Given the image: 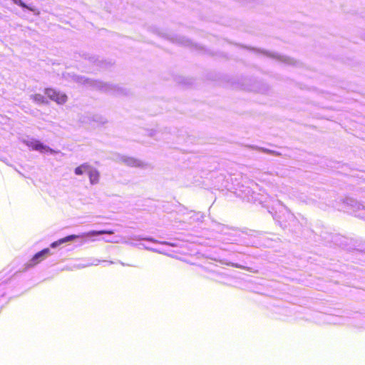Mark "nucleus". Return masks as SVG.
I'll return each instance as SVG.
<instances>
[{
    "label": "nucleus",
    "mask_w": 365,
    "mask_h": 365,
    "mask_svg": "<svg viewBox=\"0 0 365 365\" xmlns=\"http://www.w3.org/2000/svg\"><path fill=\"white\" fill-rule=\"evenodd\" d=\"M79 121L82 123H91L95 122L99 124H104L106 120L101 115L98 114L86 113L79 118Z\"/></svg>",
    "instance_id": "obj_7"
},
{
    "label": "nucleus",
    "mask_w": 365,
    "mask_h": 365,
    "mask_svg": "<svg viewBox=\"0 0 365 365\" xmlns=\"http://www.w3.org/2000/svg\"><path fill=\"white\" fill-rule=\"evenodd\" d=\"M327 321H328L329 323H334V324H336V323H338V322H336V321H332V320H331V319H327Z\"/></svg>",
    "instance_id": "obj_23"
},
{
    "label": "nucleus",
    "mask_w": 365,
    "mask_h": 365,
    "mask_svg": "<svg viewBox=\"0 0 365 365\" xmlns=\"http://www.w3.org/2000/svg\"><path fill=\"white\" fill-rule=\"evenodd\" d=\"M91 165L88 163H84L79 165L78 167L76 168L74 170V173L76 175H81L85 173H88V170L91 168Z\"/></svg>",
    "instance_id": "obj_12"
},
{
    "label": "nucleus",
    "mask_w": 365,
    "mask_h": 365,
    "mask_svg": "<svg viewBox=\"0 0 365 365\" xmlns=\"http://www.w3.org/2000/svg\"><path fill=\"white\" fill-rule=\"evenodd\" d=\"M120 264L123 265V266H125V264H124L123 262H120Z\"/></svg>",
    "instance_id": "obj_26"
},
{
    "label": "nucleus",
    "mask_w": 365,
    "mask_h": 365,
    "mask_svg": "<svg viewBox=\"0 0 365 365\" xmlns=\"http://www.w3.org/2000/svg\"><path fill=\"white\" fill-rule=\"evenodd\" d=\"M104 234L112 235V234H113V231H112V230H100V231L93 230V231L88 232L87 233H83L81 235H71L66 236V237L61 238V239L58 240V241L52 242L51 244V247L56 248L63 243L72 242L77 238L92 237L102 235Z\"/></svg>",
    "instance_id": "obj_2"
},
{
    "label": "nucleus",
    "mask_w": 365,
    "mask_h": 365,
    "mask_svg": "<svg viewBox=\"0 0 365 365\" xmlns=\"http://www.w3.org/2000/svg\"><path fill=\"white\" fill-rule=\"evenodd\" d=\"M4 289V287H1V286L0 285V292L2 291Z\"/></svg>",
    "instance_id": "obj_25"
},
{
    "label": "nucleus",
    "mask_w": 365,
    "mask_h": 365,
    "mask_svg": "<svg viewBox=\"0 0 365 365\" xmlns=\"http://www.w3.org/2000/svg\"><path fill=\"white\" fill-rule=\"evenodd\" d=\"M120 160L124 163L125 165L130 167H135L140 168H149V165L146 163H144L138 159L128 157V156H121Z\"/></svg>",
    "instance_id": "obj_8"
},
{
    "label": "nucleus",
    "mask_w": 365,
    "mask_h": 365,
    "mask_svg": "<svg viewBox=\"0 0 365 365\" xmlns=\"http://www.w3.org/2000/svg\"><path fill=\"white\" fill-rule=\"evenodd\" d=\"M242 192L245 194V197L247 198V201H255L257 200V197L255 196V192L252 190V189H250V187H247L245 190H242Z\"/></svg>",
    "instance_id": "obj_13"
},
{
    "label": "nucleus",
    "mask_w": 365,
    "mask_h": 365,
    "mask_svg": "<svg viewBox=\"0 0 365 365\" xmlns=\"http://www.w3.org/2000/svg\"><path fill=\"white\" fill-rule=\"evenodd\" d=\"M75 81L79 83L86 85L93 88L102 90L106 92L110 93L114 95H126V90L117 85H113L108 83H103L98 81H95L90 78H86L84 76H76Z\"/></svg>",
    "instance_id": "obj_1"
},
{
    "label": "nucleus",
    "mask_w": 365,
    "mask_h": 365,
    "mask_svg": "<svg viewBox=\"0 0 365 365\" xmlns=\"http://www.w3.org/2000/svg\"><path fill=\"white\" fill-rule=\"evenodd\" d=\"M196 215H197V220H200L203 217V215L200 212H197V213H196Z\"/></svg>",
    "instance_id": "obj_22"
},
{
    "label": "nucleus",
    "mask_w": 365,
    "mask_h": 365,
    "mask_svg": "<svg viewBox=\"0 0 365 365\" xmlns=\"http://www.w3.org/2000/svg\"><path fill=\"white\" fill-rule=\"evenodd\" d=\"M45 94L52 101L58 104H63L67 101V96L52 88H46Z\"/></svg>",
    "instance_id": "obj_6"
},
{
    "label": "nucleus",
    "mask_w": 365,
    "mask_h": 365,
    "mask_svg": "<svg viewBox=\"0 0 365 365\" xmlns=\"http://www.w3.org/2000/svg\"><path fill=\"white\" fill-rule=\"evenodd\" d=\"M284 215L286 221L282 220V223L284 222V227L294 226L297 222V220L294 215L289 212L287 208H284Z\"/></svg>",
    "instance_id": "obj_11"
},
{
    "label": "nucleus",
    "mask_w": 365,
    "mask_h": 365,
    "mask_svg": "<svg viewBox=\"0 0 365 365\" xmlns=\"http://www.w3.org/2000/svg\"><path fill=\"white\" fill-rule=\"evenodd\" d=\"M12 1L14 2V4L19 6L22 9H26L34 12V14H36V9H34V7H31V6H28L22 0H12Z\"/></svg>",
    "instance_id": "obj_16"
},
{
    "label": "nucleus",
    "mask_w": 365,
    "mask_h": 365,
    "mask_svg": "<svg viewBox=\"0 0 365 365\" xmlns=\"http://www.w3.org/2000/svg\"><path fill=\"white\" fill-rule=\"evenodd\" d=\"M88 175L91 185H96L99 182L100 173L96 168L91 166L88 171Z\"/></svg>",
    "instance_id": "obj_10"
},
{
    "label": "nucleus",
    "mask_w": 365,
    "mask_h": 365,
    "mask_svg": "<svg viewBox=\"0 0 365 365\" xmlns=\"http://www.w3.org/2000/svg\"><path fill=\"white\" fill-rule=\"evenodd\" d=\"M21 142L32 150L39 151L42 153H50L53 154L56 153L54 150L34 138L27 137L26 138H23Z\"/></svg>",
    "instance_id": "obj_3"
},
{
    "label": "nucleus",
    "mask_w": 365,
    "mask_h": 365,
    "mask_svg": "<svg viewBox=\"0 0 365 365\" xmlns=\"http://www.w3.org/2000/svg\"><path fill=\"white\" fill-rule=\"evenodd\" d=\"M364 40H365V34H364Z\"/></svg>",
    "instance_id": "obj_28"
},
{
    "label": "nucleus",
    "mask_w": 365,
    "mask_h": 365,
    "mask_svg": "<svg viewBox=\"0 0 365 365\" xmlns=\"http://www.w3.org/2000/svg\"><path fill=\"white\" fill-rule=\"evenodd\" d=\"M175 42L185 46H191L192 45V41L184 36L177 37Z\"/></svg>",
    "instance_id": "obj_15"
},
{
    "label": "nucleus",
    "mask_w": 365,
    "mask_h": 365,
    "mask_svg": "<svg viewBox=\"0 0 365 365\" xmlns=\"http://www.w3.org/2000/svg\"><path fill=\"white\" fill-rule=\"evenodd\" d=\"M82 58L88 61L90 64H95L101 68L106 67V63H104L102 60H100L98 57L93 55H90L88 53H83Z\"/></svg>",
    "instance_id": "obj_9"
},
{
    "label": "nucleus",
    "mask_w": 365,
    "mask_h": 365,
    "mask_svg": "<svg viewBox=\"0 0 365 365\" xmlns=\"http://www.w3.org/2000/svg\"><path fill=\"white\" fill-rule=\"evenodd\" d=\"M217 230L221 232L222 233L225 234V235H230V232H228L230 230V229L226 227L225 225H217Z\"/></svg>",
    "instance_id": "obj_18"
},
{
    "label": "nucleus",
    "mask_w": 365,
    "mask_h": 365,
    "mask_svg": "<svg viewBox=\"0 0 365 365\" xmlns=\"http://www.w3.org/2000/svg\"><path fill=\"white\" fill-rule=\"evenodd\" d=\"M252 148L256 149V150H260L263 153H265L267 154H272V155H279V153L277 151H274V150H269V149H267V148H259V147H254L252 146Z\"/></svg>",
    "instance_id": "obj_17"
},
{
    "label": "nucleus",
    "mask_w": 365,
    "mask_h": 365,
    "mask_svg": "<svg viewBox=\"0 0 365 365\" xmlns=\"http://www.w3.org/2000/svg\"><path fill=\"white\" fill-rule=\"evenodd\" d=\"M252 50L257 51V52L262 53L267 57L276 59L277 61L286 65L297 66L299 64L297 61L287 56L280 55L277 53H272L265 50L256 49L254 48H252Z\"/></svg>",
    "instance_id": "obj_4"
},
{
    "label": "nucleus",
    "mask_w": 365,
    "mask_h": 365,
    "mask_svg": "<svg viewBox=\"0 0 365 365\" xmlns=\"http://www.w3.org/2000/svg\"><path fill=\"white\" fill-rule=\"evenodd\" d=\"M325 317L331 318V317L327 316V315H325Z\"/></svg>",
    "instance_id": "obj_27"
},
{
    "label": "nucleus",
    "mask_w": 365,
    "mask_h": 365,
    "mask_svg": "<svg viewBox=\"0 0 365 365\" xmlns=\"http://www.w3.org/2000/svg\"><path fill=\"white\" fill-rule=\"evenodd\" d=\"M267 90H268V86L264 85L262 86V88H259L258 90V91L260 93H265Z\"/></svg>",
    "instance_id": "obj_19"
},
{
    "label": "nucleus",
    "mask_w": 365,
    "mask_h": 365,
    "mask_svg": "<svg viewBox=\"0 0 365 365\" xmlns=\"http://www.w3.org/2000/svg\"><path fill=\"white\" fill-rule=\"evenodd\" d=\"M145 248L147 249V250L155 252H160L158 250H157L156 249L153 248V247H149L145 246Z\"/></svg>",
    "instance_id": "obj_21"
},
{
    "label": "nucleus",
    "mask_w": 365,
    "mask_h": 365,
    "mask_svg": "<svg viewBox=\"0 0 365 365\" xmlns=\"http://www.w3.org/2000/svg\"><path fill=\"white\" fill-rule=\"evenodd\" d=\"M142 240H145V241H148V242H152L153 243H158V242L157 240H154L153 238H150V237H149V238H143Z\"/></svg>",
    "instance_id": "obj_20"
},
{
    "label": "nucleus",
    "mask_w": 365,
    "mask_h": 365,
    "mask_svg": "<svg viewBox=\"0 0 365 365\" xmlns=\"http://www.w3.org/2000/svg\"><path fill=\"white\" fill-rule=\"evenodd\" d=\"M227 240H230V241H236L235 239H232V238H228Z\"/></svg>",
    "instance_id": "obj_24"
},
{
    "label": "nucleus",
    "mask_w": 365,
    "mask_h": 365,
    "mask_svg": "<svg viewBox=\"0 0 365 365\" xmlns=\"http://www.w3.org/2000/svg\"><path fill=\"white\" fill-rule=\"evenodd\" d=\"M49 255V248H45L37 252L27 263L25 264V267L24 268L23 271H26L29 269L34 267L42 260H43Z\"/></svg>",
    "instance_id": "obj_5"
},
{
    "label": "nucleus",
    "mask_w": 365,
    "mask_h": 365,
    "mask_svg": "<svg viewBox=\"0 0 365 365\" xmlns=\"http://www.w3.org/2000/svg\"><path fill=\"white\" fill-rule=\"evenodd\" d=\"M31 99L38 104H47L48 101L41 94H34L31 96Z\"/></svg>",
    "instance_id": "obj_14"
}]
</instances>
